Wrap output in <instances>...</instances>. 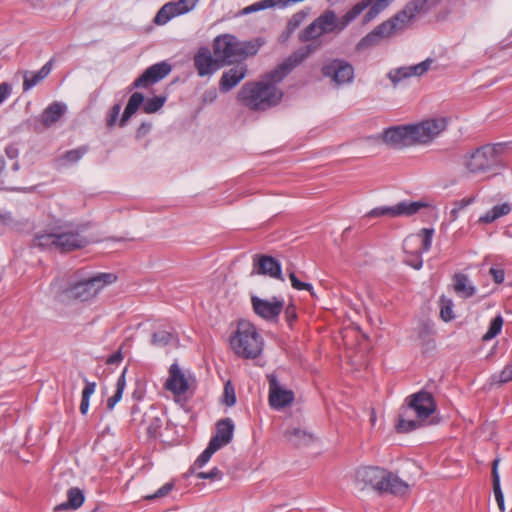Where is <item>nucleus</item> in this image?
I'll list each match as a JSON object with an SVG mask.
<instances>
[{
    "mask_svg": "<svg viewBox=\"0 0 512 512\" xmlns=\"http://www.w3.org/2000/svg\"><path fill=\"white\" fill-rule=\"evenodd\" d=\"M291 285L296 290H307L313 295V287L310 283L300 281L293 271L289 272Z\"/></svg>",
    "mask_w": 512,
    "mask_h": 512,
    "instance_id": "nucleus-47",
    "label": "nucleus"
},
{
    "mask_svg": "<svg viewBox=\"0 0 512 512\" xmlns=\"http://www.w3.org/2000/svg\"><path fill=\"white\" fill-rule=\"evenodd\" d=\"M65 105L54 102L50 104L41 115L42 124L48 128L61 119L65 113Z\"/></svg>",
    "mask_w": 512,
    "mask_h": 512,
    "instance_id": "nucleus-27",
    "label": "nucleus"
},
{
    "mask_svg": "<svg viewBox=\"0 0 512 512\" xmlns=\"http://www.w3.org/2000/svg\"><path fill=\"white\" fill-rule=\"evenodd\" d=\"M85 229V225H78L75 228L67 225L59 232L38 235L35 238V245L60 253L81 249L89 244V240L81 234Z\"/></svg>",
    "mask_w": 512,
    "mask_h": 512,
    "instance_id": "nucleus-7",
    "label": "nucleus"
},
{
    "mask_svg": "<svg viewBox=\"0 0 512 512\" xmlns=\"http://www.w3.org/2000/svg\"><path fill=\"white\" fill-rule=\"evenodd\" d=\"M428 205L421 201H401L394 206H384L372 209L367 216L368 217H402L412 216L419 212L420 209L427 207Z\"/></svg>",
    "mask_w": 512,
    "mask_h": 512,
    "instance_id": "nucleus-16",
    "label": "nucleus"
},
{
    "mask_svg": "<svg viewBox=\"0 0 512 512\" xmlns=\"http://www.w3.org/2000/svg\"><path fill=\"white\" fill-rule=\"evenodd\" d=\"M174 489L173 482H167L162 487H160L155 493L148 494L144 496L145 500L153 501L159 498L166 497L172 490Z\"/></svg>",
    "mask_w": 512,
    "mask_h": 512,
    "instance_id": "nucleus-42",
    "label": "nucleus"
},
{
    "mask_svg": "<svg viewBox=\"0 0 512 512\" xmlns=\"http://www.w3.org/2000/svg\"><path fill=\"white\" fill-rule=\"evenodd\" d=\"M475 197L463 198L453 203V208L450 210L449 219L450 221L457 220L460 211L465 209L470 204L474 203Z\"/></svg>",
    "mask_w": 512,
    "mask_h": 512,
    "instance_id": "nucleus-38",
    "label": "nucleus"
},
{
    "mask_svg": "<svg viewBox=\"0 0 512 512\" xmlns=\"http://www.w3.org/2000/svg\"><path fill=\"white\" fill-rule=\"evenodd\" d=\"M88 151V145H82L75 149L68 150L58 158V162L62 165L77 163Z\"/></svg>",
    "mask_w": 512,
    "mask_h": 512,
    "instance_id": "nucleus-33",
    "label": "nucleus"
},
{
    "mask_svg": "<svg viewBox=\"0 0 512 512\" xmlns=\"http://www.w3.org/2000/svg\"><path fill=\"white\" fill-rule=\"evenodd\" d=\"M305 18H306V13H304V12L295 13L289 20L287 27H286L288 35L293 33L302 24V22L305 20Z\"/></svg>",
    "mask_w": 512,
    "mask_h": 512,
    "instance_id": "nucleus-45",
    "label": "nucleus"
},
{
    "mask_svg": "<svg viewBox=\"0 0 512 512\" xmlns=\"http://www.w3.org/2000/svg\"><path fill=\"white\" fill-rule=\"evenodd\" d=\"M503 326V317L501 315H497L494 317L489 325L487 332L483 335V341H489L496 337L502 330Z\"/></svg>",
    "mask_w": 512,
    "mask_h": 512,
    "instance_id": "nucleus-36",
    "label": "nucleus"
},
{
    "mask_svg": "<svg viewBox=\"0 0 512 512\" xmlns=\"http://www.w3.org/2000/svg\"><path fill=\"white\" fill-rule=\"evenodd\" d=\"M512 381V364L507 365L497 376L496 382L499 384L507 383Z\"/></svg>",
    "mask_w": 512,
    "mask_h": 512,
    "instance_id": "nucleus-48",
    "label": "nucleus"
},
{
    "mask_svg": "<svg viewBox=\"0 0 512 512\" xmlns=\"http://www.w3.org/2000/svg\"><path fill=\"white\" fill-rule=\"evenodd\" d=\"M506 149L505 143L487 144L477 148L464 157V165L472 174L491 172L496 174L503 167L501 154Z\"/></svg>",
    "mask_w": 512,
    "mask_h": 512,
    "instance_id": "nucleus-8",
    "label": "nucleus"
},
{
    "mask_svg": "<svg viewBox=\"0 0 512 512\" xmlns=\"http://www.w3.org/2000/svg\"><path fill=\"white\" fill-rule=\"evenodd\" d=\"M285 317L289 324H292V322L296 320L297 314H296V308L294 305H289L285 309Z\"/></svg>",
    "mask_w": 512,
    "mask_h": 512,
    "instance_id": "nucleus-52",
    "label": "nucleus"
},
{
    "mask_svg": "<svg viewBox=\"0 0 512 512\" xmlns=\"http://www.w3.org/2000/svg\"><path fill=\"white\" fill-rule=\"evenodd\" d=\"M164 387L174 395H184L196 387V380L192 374H186L180 366L175 362L169 368V376Z\"/></svg>",
    "mask_w": 512,
    "mask_h": 512,
    "instance_id": "nucleus-15",
    "label": "nucleus"
},
{
    "mask_svg": "<svg viewBox=\"0 0 512 512\" xmlns=\"http://www.w3.org/2000/svg\"><path fill=\"white\" fill-rule=\"evenodd\" d=\"M440 316L442 320L445 322H449L452 319H454L455 315L453 313V302L451 299H448L446 297H441L440 299Z\"/></svg>",
    "mask_w": 512,
    "mask_h": 512,
    "instance_id": "nucleus-39",
    "label": "nucleus"
},
{
    "mask_svg": "<svg viewBox=\"0 0 512 512\" xmlns=\"http://www.w3.org/2000/svg\"><path fill=\"white\" fill-rule=\"evenodd\" d=\"M453 280L454 290L459 296L463 298H469L475 294V287L471 285L468 277L465 274H455Z\"/></svg>",
    "mask_w": 512,
    "mask_h": 512,
    "instance_id": "nucleus-31",
    "label": "nucleus"
},
{
    "mask_svg": "<svg viewBox=\"0 0 512 512\" xmlns=\"http://www.w3.org/2000/svg\"><path fill=\"white\" fill-rule=\"evenodd\" d=\"M234 423L230 418L221 419L216 423V434L210 439L211 444L221 448L229 444L233 438Z\"/></svg>",
    "mask_w": 512,
    "mask_h": 512,
    "instance_id": "nucleus-25",
    "label": "nucleus"
},
{
    "mask_svg": "<svg viewBox=\"0 0 512 512\" xmlns=\"http://www.w3.org/2000/svg\"><path fill=\"white\" fill-rule=\"evenodd\" d=\"M116 280L117 276L113 273H99L93 277L69 283L62 290V294L69 300L88 302L96 298L106 285Z\"/></svg>",
    "mask_w": 512,
    "mask_h": 512,
    "instance_id": "nucleus-9",
    "label": "nucleus"
},
{
    "mask_svg": "<svg viewBox=\"0 0 512 512\" xmlns=\"http://www.w3.org/2000/svg\"><path fill=\"white\" fill-rule=\"evenodd\" d=\"M285 437L294 446L300 447L308 445L313 441V436L301 428L293 427L285 431Z\"/></svg>",
    "mask_w": 512,
    "mask_h": 512,
    "instance_id": "nucleus-29",
    "label": "nucleus"
},
{
    "mask_svg": "<svg viewBox=\"0 0 512 512\" xmlns=\"http://www.w3.org/2000/svg\"><path fill=\"white\" fill-rule=\"evenodd\" d=\"M251 302L254 312L268 321L277 319L284 307V302L276 297H273L272 300H264L257 296H252Z\"/></svg>",
    "mask_w": 512,
    "mask_h": 512,
    "instance_id": "nucleus-21",
    "label": "nucleus"
},
{
    "mask_svg": "<svg viewBox=\"0 0 512 512\" xmlns=\"http://www.w3.org/2000/svg\"><path fill=\"white\" fill-rule=\"evenodd\" d=\"M322 75L336 86L350 84L354 80V67L344 59H331L321 68Z\"/></svg>",
    "mask_w": 512,
    "mask_h": 512,
    "instance_id": "nucleus-14",
    "label": "nucleus"
},
{
    "mask_svg": "<svg viewBox=\"0 0 512 512\" xmlns=\"http://www.w3.org/2000/svg\"><path fill=\"white\" fill-rule=\"evenodd\" d=\"M84 500L85 496L83 491L77 487H72L67 491V501L56 505L54 511L76 510L83 505Z\"/></svg>",
    "mask_w": 512,
    "mask_h": 512,
    "instance_id": "nucleus-26",
    "label": "nucleus"
},
{
    "mask_svg": "<svg viewBox=\"0 0 512 512\" xmlns=\"http://www.w3.org/2000/svg\"><path fill=\"white\" fill-rule=\"evenodd\" d=\"M317 48L318 45L313 44L301 47L267 73L262 80L245 83L237 94L238 101L253 111H265L279 104L283 98V92L277 84Z\"/></svg>",
    "mask_w": 512,
    "mask_h": 512,
    "instance_id": "nucleus-1",
    "label": "nucleus"
},
{
    "mask_svg": "<svg viewBox=\"0 0 512 512\" xmlns=\"http://www.w3.org/2000/svg\"><path fill=\"white\" fill-rule=\"evenodd\" d=\"M247 72V65L243 63L224 71L219 80V90L222 93L231 91L246 77Z\"/></svg>",
    "mask_w": 512,
    "mask_h": 512,
    "instance_id": "nucleus-24",
    "label": "nucleus"
},
{
    "mask_svg": "<svg viewBox=\"0 0 512 512\" xmlns=\"http://www.w3.org/2000/svg\"><path fill=\"white\" fill-rule=\"evenodd\" d=\"M233 351L246 359L257 358L263 350V339L256 327L245 320L238 323L235 335L231 338Z\"/></svg>",
    "mask_w": 512,
    "mask_h": 512,
    "instance_id": "nucleus-10",
    "label": "nucleus"
},
{
    "mask_svg": "<svg viewBox=\"0 0 512 512\" xmlns=\"http://www.w3.org/2000/svg\"><path fill=\"white\" fill-rule=\"evenodd\" d=\"M355 484L360 490L370 486L381 493L396 496L405 495L409 490V485L396 474L378 466L359 468L355 474Z\"/></svg>",
    "mask_w": 512,
    "mask_h": 512,
    "instance_id": "nucleus-5",
    "label": "nucleus"
},
{
    "mask_svg": "<svg viewBox=\"0 0 512 512\" xmlns=\"http://www.w3.org/2000/svg\"><path fill=\"white\" fill-rule=\"evenodd\" d=\"M85 383L86 384L82 391L81 403H80V412L82 415H85L88 412L90 397L92 394H94L95 389H96L95 382H89V381L85 380Z\"/></svg>",
    "mask_w": 512,
    "mask_h": 512,
    "instance_id": "nucleus-35",
    "label": "nucleus"
},
{
    "mask_svg": "<svg viewBox=\"0 0 512 512\" xmlns=\"http://www.w3.org/2000/svg\"><path fill=\"white\" fill-rule=\"evenodd\" d=\"M221 477H222V472L217 467H214L209 472H199V473H197V478H199V479L214 480V479H221Z\"/></svg>",
    "mask_w": 512,
    "mask_h": 512,
    "instance_id": "nucleus-49",
    "label": "nucleus"
},
{
    "mask_svg": "<svg viewBox=\"0 0 512 512\" xmlns=\"http://www.w3.org/2000/svg\"><path fill=\"white\" fill-rule=\"evenodd\" d=\"M194 66L200 77L211 76L223 67L219 58L211 53L207 47H201L195 53Z\"/></svg>",
    "mask_w": 512,
    "mask_h": 512,
    "instance_id": "nucleus-20",
    "label": "nucleus"
},
{
    "mask_svg": "<svg viewBox=\"0 0 512 512\" xmlns=\"http://www.w3.org/2000/svg\"><path fill=\"white\" fill-rule=\"evenodd\" d=\"M447 127L445 118L423 120L416 124L397 125L384 130L382 139L387 145L401 149L431 142Z\"/></svg>",
    "mask_w": 512,
    "mask_h": 512,
    "instance_id": "nucleus-3",
    "label": "nucleus"
},
{
    "mask_svg": "<svg viewBox=\"0 0 512 512\" xmlns=\"http://www.w3.org/2000/svg\"><path fill=\"white\" fill-rule=\"evenodd\" d=\"M52 70V60L48 61L39 71L30 74L25 73L23 81V90L28 91L39 82L45 79Z\"/></svg>",
    "mask_w": 512,
    "mask_h": 512,
    "instance_id": "nucleus-28",
    "label": "nucleus"
},
{
    "mask_svg": "<svg viewBox=\"0 0 512 512\" xmlns=\"http://www.w3.org/2000/svg\"><path fill=\"white\" fill-rule=\"evenodd\" d=\"M267 380L269 384L268 401L271 408L280 410L294 402V392L284 388L275 374H268Z\"/></svg>",
    "mask_w": 512,
    "mask_h": 512,
    "instance_id": "nucleus-17",
    "label": "nucleus"
},
{
    "mask_svg": "<svg viewBox=\"0 0 512 512\" xmlns=\"http://www.w3.org/2000/svg\"><path fill=\"white\" fill-rule=\"evenodd\" d=\"M5 153H6L8 158L14 159V158H16L18 156L19 151H18L17 147H15L14 145H8L5 148Z\"/></svg>",
    "mask_w": 512,
    "mask_h": 512,
    "instance_id": "nucleus-55",
    "label": "nucleus"
},
{
    "mask_svg": "<svg viewBox=\"0 0 512 512\" xmlns=\"http://www.w3.org/2000/svg\"><path fill=\"white\" fill-rule=\"evenodd\" d=\"M11 86L7 82L0 84V104H2L11 94Z\"/></svg>",
    "mask_w": 512,
    "mask_h": 512,
    "instance_id": "nucleus-51",
    "label": "nucleus"
},
{
    "mask_svg": "<svg viewBox=\"0 0 512 512\" xmlns=\"http://www.w3.org/2000/svg\"><path fill=\"white\" fill-rule=\"evenodd\" d=\"M263 44L264 41L261 38L239 41L232 34H221L214 39L212 48L213 54L225 66L255 56Z\"/></svg>",
    "mask_w": 512,
    "mask_h": 512,
    "instance_id": "nucleus-6",
    "label": "nucleus"
},
{
    "mask_svg": "<svg viewBox=\"0 0 512 512\" xmlns=\"http://www.w3.org/2000/svg\"><path fill=\"white\" fill-rule=\"evenodd\" d=\"M125 372H126V369H124V371L122 372V374L120 375V377L117 380L116 391H115L114 395L111 396L110 398H108V400H107V408L109 410H112L115 407V405L122 398V395H123V392H124V389L126 386Z\"/></svg>",
    "mask_w": 512,
    "mask_h": 512,
    "instance_id": "nucleus-34",
    "label": "nucleus"
},
{
    "mask_svg": "<svg viewBox=\"0 0 512 512\" xmlns=\"http://www.w3.org/2000/svg\"><path fill=\"white\" fill-rule=\"evenodd\" d=\"M394 1L395 0H362L356 3L340 19L336 16L334 11L326 10L299 34V41L308 42L316 40L324 34L340 32L369 7L363 17V23H368L388 8Z\"/></svg>",
    "mask_w": 512,
    "mask_h": 512,
    "instance_id": "nucleus-2",
    "label": "nucleus"
},
{
    "mask_svg": "<svg viewBox=\"0 0 512 512\" xmlns=\"http://www.w3.org/2000/svg\"><path fill=\"white\" fill-rule=\"evenodd\" d=\"M151 129V124L143 122L136 131V138L140 139L144 137Z\"/></svg>",
    "mask_w": 512,
    "mask_h": 512,
    "instance_id": "nucleus-53",
    "label": "nucleus"
},
{
    "mask_svg": "<svg viewBox=\"0 0 512 512\" xmlns=\"http://www.w3.org/2000/svg\"><path fill=\"white\" fill-rule=\"evenodd\" d=\"M122 358H123V356H122L121 351H117L116 353L112 354L111 356H109L107 358L106 363L107 364H118L119 362H121Z\"/></svg>",
    "mask_w": 512,
    "mask_h": 512,
    "instance_id": "nucleus-54",
    "label": "nucleus"
},
{
    "mask_svg": "<svg viewBox=\"0 0 512 512\" xmlns=\"http://www.w3.org/2000/svg\"><path fill=\"white\" fill-rule=\"evenodd\" d=\"M223 403L228 407H231L236 403L235 390L231 382H227L224 385Z\"/></svg>",
    "mask_w": 512,
    "mask_h": 512,
    "instance_id": "nucleus-44",
    "label": "nucleus"
},
{
    "mask_svg": "<svg viewBox=\"0 0 512 512\" xmlns=\"http://www.w3.org/2000/svg\"><path fill=\"white\" fill-rule=\"evenodd\" d=\"M165 96H154L145 100V97L140 92H134L128 99V103L124 109L122 117L119 120V125L124 127L128 120L138 111L142 109L147 114H152L159 111L165 104Z\"/></svg>",
    "mask_w": 512,
    "mask_h": 512,
    "instance_id": "nucleus-13",
    "label": "nucleus"
},
{
    "mask_svg": "<svg viewBox=\"0 0 512 512\" xmlns=\"http://www.w3.org/2000/svg\"><path fill=\"white\" fill-rule=\"evenodd\" d=\"M440 1L441 0H411L402 10L376 26L370 33L363 37L357 45L358 48L365 49L376 46L383 39L403 31L407 24L417 15L427 12Z\"/></svg>",
    "mask_w": 512,
    "mask_h": 512,
    "instance_id": "nucleus-4",
    "label": "nucleus"
},
{
    "mask_svg": "<svg viewBox=\"0 0 512 512\" xmlns=\"http://www.w3.org/2000/svg\"><path fill=\"white\" fill-rule=\"evenodd\" d=\"M498 464L499 459H495L492 464V483H493V492L496 499V502L498 504V507L501 512L505 511V504H504V495L501 490L500 486V476L498 473Z\"/></svg>",
    "mask_w": 512,
    "mask_h": 512,
    "instance_id": "nucleus-32",
    "label": "nucleus"
},
{
    "mask_svg": "<svg viewBox=\"0 0 512 512\" xmlns=\"http://www.w3.org/2000/svg\"><path fill=\"white\" fill-rule=\"evenodd\" d=\"M490 275L497 284H501L504 281L505 273L503 269L491 267L489 270Z\"/></svg>",
    "mask_w": 512,
    "mask_h": 512,
    "instance_id": "nucleus-50",
    "label": "nucleus"
},
{
    "mask_svg": "<svg viewBox=\"0 0 512 512\" xmlns=\"http://www.w3.org/2000/svg\"><path fill=\"white\" fill-rule=\"evenodd\" d=\"M370 422L372 425H374L376 422V413H375L374 409H372L371 413H370Z\"/></svg>",
    "mask_w": 512,
    "mask_h": 512,
    "instance_id": "nucleus-56",
    "label": "nucleus"
},
{
    "mask_svg": "<svg viewBox=\"0 0 512 512\" xmlns=\"http://www.w3.org/2000/svg\"><path fill=\"white\" fill-rule=\"evenodd\" d=\"M433 63V59L427 58L426 60L411 66L400 67L394 70H391L388 73V78L391 82L396 85L403 79L412 77V76H421L425 74L431 67Z\"/></svg>",
    "mask_w": 512,
    "mask_h": 512,
    "instance_id": "nucleus-23",
    "label": "nucleus"
},
{
    "mask_svg": "<svg viewBox=\"0 0 512 512\" xmlns=\"http://www.w3.org/2000/svg\"><path fill=\"white\" fill-rule=\"evenodd\" d=\"M512 210V207L509 203H502L500 205H495L492 209L487 211L484 215L480 216L478 219L479 224H490L496 221L497 219L508 215Z\"/></svg>",
    "mask_w": 512,
    "mask_h": 512,
    "instance_id": "nucleus-30",
    "label": "nucleus"
},
{
    "mask_svg": "<svg viewBox=\"0 0 512 512\" xmlns=\"http://www.w3.org/2000/svg\"><path fill=\"white\" fill-rule=\"evenodd\" d=\"M19 169V164L18 163H15L13 165V170L17 171Z\"/></svg>",
    "mask_w": 512,
    "mask_h": 512,
    "instance_id": "nucleus-57",
    "label": "nucleus"
},
{
    "mask_svg": "<svg viewBox=\"0 0 512 512\" xmlns=\"http://www.w3.org/2000/svg\"><path fill=\"white\" fill-rule=\"evenodd\" d=\"M277 7L274 0H261L259 2H256L250 6H247L243 9V14H249L252 12H257L259 10L267 9Z\"/></svg>",
    "mask_w": 512,
    "mask_h": 512,
    "instance_id": "nucleus-43",
    "label": "nucleus"
},
{
    "mask_svg": "<svg viewBox=\"0 0 512 512\" xmlns=\"http://www.w3.org/2000/svg\"><path fill=\"white\" fill-rule=\"evenodd\" d=\"M120 111H121L120 103H116L111 107V109L107 113V117H106V125L108 128H112L116 124L119 114H120Z\"/></svg>",
    "mask_w": 512,
    "mask_h": 512,
    "instance_id": "nucleus-46",
    "label": "nucleus"
},
{
    "mask_svg": "<svg viewBox=\"0 0 512 512\" xmlns=\"http://www.w3.org/2000/svg\"><path fill=\"white\" fill-rule=\"evenodd\" d=\"M218 450L219 448H217V445L214 443L211 444L209 442L206 449L198 456L194 462L192 469L203 467L211 459L212 455Z\"/></svg>",
    "mask_w": 512,
    "mask_h": 512,
    "instance_id": "nucleus-37",
    "label": "nucleus"
},
{
    "mask_svg": "<svg viewBox=\"0 0 512 512\" xmlns=\"http://www.w3.org/2000/svg\"><path fill=\"white\" fill-rule=\"evenodd\" d=\"M253 273L266 275L271 278L284 281L281 264L272 256L255 255L253 260Z\"/></svg>",
    "mask_w": 512,
    "mask_h": 512,
    "instance_id": "nucleus-22",
    "label": "nucleus"
},
{
    "mask_svg": "<svg viewBox=\"0 0 512 512\" xmlns=\"http://www.w3.org/2000/svg\"><path fill=\"white\" fill-rule=\"evenodd\" d=\"M171 70V65L166 61L153 64L134 80L129 87V91L137 88H148L168 76Z\"/></svg>",
    "mask_w": 512,
    "mask_h": 512,
    "instance_id": "nucleus-18",
    "label": "nucleus"
},
{
    "mask_svg": "<svg viewBox=\"0 0 512 512\" xmlns=\"http://www.w3.org/2000/svg\"><path fill=\"white\" fill-rule=\"evenodd\" d=\"M174 339L171 332L161 330L153 333L151 343L155 346L164 347Z\"/></svg>",
    "mask_w": 512,
    "mask_h": 512,
    "instance_id": "nucleus-40",
    "label": "nucleus"
},
{
    "mask_svg": "<svg viewBox=\"0 0 512 512\" xmlns=\"http://www.w3.org/2000/svg\"><path fill=\"white\" fill-rule=\"evenodd\" d=\"M199 0H178L164 4L157 12L154 23L164 25L172 18L188 13L194 9Z\"/></svg>",
    "mask_w": 512,
    "mask_h": 512,
    "instance_id": "nucleus-19",
    "label": "nucleus"
},
{
    "mask_svg": "<svg viewBox=\"0 0 512 512\" xmlns=\"http://www.w3.org/2000/svg\"><path fill=\"white\" fill-rule=\"evenodd\" d=\"M144 421L148 422L147 433L149 436L155 437L162 427V420L158 416L145 415Z\"/></svg>",
    "mask_w": 512,
    "mask_h": 512,
    "instance_id": "nucleus-41",
    "label": "nucleus"
},
{
    "mask_svg": "<svg viewBox=\"0 0 512 512\" xmlns=\"http://www.w3.org/2000/svg\"><path fill=\"white\" fill-rule=\"evenodd\" d=\"M409 409L413 410L418 420L400 418L396 426L398 432L408 433L420 427V421L426 420L436 411V402L431 393L421 390L406 398Z\"/></svg>",
    "mask_w": 512,
    "mask_h": 512,
    "instance_id": "nucleus-11",
    "label": "nucleus"
},
{
    "mask_svg": "<svg viewBox=\"0 0 512 512\" xmlns=\"http://www.w3.org/2000/svg\"><path fill=\"white\" fill-rule=\"evenodd\" d=\"M434 230L423 228L417 234L407 236L403 241V250L407 255L405 263L419 270L423 266L422 254L429 251L432 244Z\"/></svg>",
    "mask_w": 512,
    "mask_h": 512,
    "instance_id": "nucleus-12",
    "label": "nucleus"
}]
</instances>
